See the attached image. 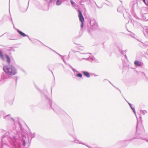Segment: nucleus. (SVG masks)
I'll return each mask as SVG.
<instances>
[{"mask_svg": "<svg viewBox=\"0 0 148 148\" xmlns=\"http://www.w3.org/2000/svg\"><path fill=\"white\" fill-rule=\"evenodd\" d=\"M3 36V35H2V36H0V37H1V36Z\"/></svg>", "mask_w": 148, "mask_h": 148, "instance_id": "23", "label": "nucleus"}, {"mask_svg": "<svg viewBox=\"0 0 148 148\" xmlns=\"http://www.w3.org/2000/svg\"><path fill=\"white\" fill-rule=\"evenodd\" d=\"M35 136V134L34 133L30 132L28 134V137H29L31 138L30 140L32 138H34Z\"/></svg>", "mask_w": 148, "mask_h": 148, "instance_id": "10", "label": "nucleus"}, {"mask_svg": "<svg viewBox=\"0 0 148 148\" xmlns=\"http://www.w3.org/2000/svg\"><path fill=\"white\" fill-rule=\"evenodd\" d=\"M11 119H12V120L14 121V120L12 118H10Z\"/></svg>", "mask_w": 148, "mask_h": 148, "instance_id": "21", "label": "nucleus"}, {"mask_svg": "<svg viewBox=\"0 0 148 148\" xmlns=\"http://www.w3.org/2000/svg\"><path fill=\"white\" fill-rule=\"evenodd\" d=\"M77 76L81 78L82 77V75L81 73H78L77 74Z\"/></svg>", "mask_w": 148, "mask_h": 148, "instance_id": "15", "label": "nucleus"}, {"mask_svg": "<svg viewBox=\"0 0 148 148\" xmlns=\"http://www.w3.org/2000/svg\"><path fill=\"white\" fill-rule=\"evenodd\" d=\"M135 64L137 66H140L141 64L140 62L137 60H136L134 62Z\"/></svg>", "mask_w": 148, "mask_h": 148, "instance_id": "12", "label": "nucleus"}, {"mask_svg": "<svg viewBox=\"0 0 148 148\" xmlns=\"http://www.w3.org/2000/svg\"><path fill=\"white\" fill-rule=\"evenodd\" d=\"M16 126L18 127L19 128V129L20 130H22V126L19 123H16ZM15 124L16 125V123H15Z\"/></svg>", "mask_w": 148, "mask_h": 148, "instance_id": "11", "label": "nucleus"}, {"mask_svg": "<svg viewBox=\"0 0 148 148\" xmlns=\"http://www.w3.org/2000/svg\"><path fill=\"white\" fill-rule=\"evenodd\" d=\"M17 134L14 133L13 134L12 132H9V134L10 135V138H8V137L6 136H3L1 139V142L3 144L7 145L8 142H9L11 145L14 147V148H20L21 143H23L24 146L25 145V140H24V136H22V140H20L18 139L19 135L18 134V132H17Z\"/></svg>", "mask_w": 148, "mask_h": 148, "instance_id": "1", "label": "nucleus"}, {"mask_svg": "<svg viewBox=\"0 0 148 148\" xmlns=\"http://www.w3.org/2000/svg\"><path fill=\"white\" fill-rule=\"evenodd\" d=\"M11 21H12V18H11Z\"/></svg>", "mask_w": 148, "mask_h": 148, "instance_id": "22", "label": "nucleus"}, {"mask_svg": "<svg viewBox=\"0 0 148 148\" xmlns=\"http://www.w3.org/2000/svg\"><path fill=\"white\" fill-rule=\"evenodd\" d=\"M78 12H79L78 17L80 21L81 22H84V19L81 11L80 10H78Z\"/></svg>", "mask_w": 148, "mask_h": 148, "instance_id": "6", "label": "nucleus"}, {"mask_svg": "<svg viewBox=\"0 0 148 148\" xmlns=\"http://www.w3.org/2000/svg\"><path fill=\"white\" fill-rule=\"evenodd\" d=\"M81 22V27L82 28L83 26V22Z\"/></svg>", "mask_w": 148, "mask_h": 148, "instance_id": "17", "label": "nucleus"}, {"mask_svg": "<svg viewBox=\"0 0 148 148\" xmlns=\"http://www.w3.org/2000/svg\"><path fill=\"white\" fill-rule=\"evenodd\" d=\"M36 88L38 90V91L41 94V96L42 97H45V98H46V96L45 94L46 91L45 90H42L38 88V87L37 85H35Z\"/></svg>", "mask_w": 148, "mask_h": 148, "instance_id": "5", "label": "nucleus"}, {"mask_svg": "<svg viewBox=\"0 0 148 148\" xmlns=\"http://www.w3.org/2000/svg\"><path fill=\"white\" fill-rule=\"evenodd\" d=\"M27 8H24L23 7L21 6L19 8L20 11L21 12H25L27 9Z\"/></svg>", "mask_w": 148, "mask_h": 148, "instance_id": "8", "label": "nucleus"}, {"mask_svg": "<svg viewBox=\"0 0 148 148\" xmlns=\"http://www.w3.org/2000/svg\"><path fill=\"white\" fill-rule=\"evenodd\" d=\"M28 38H29V39L31 41V39L29 38V36H26Z\"/></svg>", "mask_w": 148, "mask_h": 148, "instance_id": "19", "label": "nucleus"}, {"mask_svg": "<svg viewBox=\"0 0 148 148\" xmlns=\"http://www.w3.org/2000/svg\"><path fill=\"white\" fill-rule=\"evenodd\" d=\"M4 56L5 57L6 60V62L8 64H9L10 62V57L7 54H5L3 55L1 51L0 50V58L3 60H5V58Z\"/></svg>", "mask_w": 148, "mask_h": 148, "instance_id": "4", "label": "nucleus"}, {"mask_svg": "<svg viewBox=\"0 0 148 148\" xmlns=\"http://www.w3.org/2000/svg\"><path fill=\"white\" fill-rule=\"evenodd\" d=\"M17 31L18 32L21 36L24 37L26 36H28L27 35L25 34L24 33H23L20 30L17 29Z\"/></svg>", "mask_w": 148, "mask_h": 148, "instance_id": "9", "label": "nucleus"}, {"mask_svg": "<svg viewBox=\"0 0 148 148\" xmlns=\"http://www.w3.org/2000/svg\"><path fill=\"white\" fill-rule=\"evenodd\" d=\"M3 69L5 73L8 75L12 76L17 73V70L15 67L12 65L4 66Z\"/></svg>", "mask_w": 148, "mask_h": 148, "instance_id": "2", "label": "nucleus"}, {"mask_svg": "<svg viewBox=\"0 0 148 148\" xmlns=\"http://www.w3.org/2000/svg\"><path fill=\"white\" fill-rule=\"evenodd\" d=\"M70 1H71V3L72 4H73V5H74V3L73 1L71 0Z\"/></svg>", "mask_w": 148, "mask_h": 148, "instance_id": "16", "label": "nucleus"}, {"mask_svg": "<svg viewBox=\"0 0 148 148\" xmlns=\"http://www.w3.org/2000/svg\"><path fill=\"white\" fill-rule=\"evenodd\" d=\"M7 75V74L6 75L5 74H3V75L1 76V78L0 79V82L1 80H4V79H8L9 78V77Z\"/></svg>", "mask_w": 148, "mask_h": 148, "instance_id": "7", "label": "nucleus"}, {"mask_svg": "<svg viewBox=\"0 0 148 148\" xmlns=\"http://www.w3.org/2000/svg\"><path fill=\"white\" fill-rule=\"evenodd\" d=\"M145 0H143V2L145 3H146V2H145Z\"/></svg>", "mask_w": 148, "mask_h": 148, "instance_id": "20", "label": "nucleus"}, {"mask_svg": "<svg viewBox=\"0 0 148 148\" xmlns=\"http://www.w3.org/2000/svg\"><path fill=\"white\" fill-rule=\"evenodd\" d=\"M35 6L39 10H45L46 4L43 5H41L38 1H36L35 3Z\"/></svg>", "mask_w": 148, "mask_h": 148, "instance_id": "3", "label": "nucleus"}, {"mask_svg": "<svg viewBox=\"0 0 148 148\" xmlns=\"http://www.w3.org/2000/svg\"><path fill=\"white\" fill-rule=\"evenodd\" d=\"M9 116V115H8L6 116H5L4 117V119H5L6 118H7V117H8Z\"/></svg>", "mask_w": 148, "mask_h": 148, "instance_id": "18", "label": "nucleus"}, {"mask_svg": "<svg viewBox=\"0 0 148 148\" xmlns=\"http://www.w3.org/2000/svg\"><path fill=\"white\" fill-rule=\"evenodd\" d=\"M61 3V1L59 0H58L57 1V2H56V4L57 5H60Z\"/></svg>", "mask_w": 148, "mask_h": 148, "instance_id": "14", "label": "nucleus"}, {"mask_svg": "<svg viewBox=\"0 0 148 148\" xmlns=\"http://www.w3.org/2000/svg\"><path fill=\"white\" fill-rule=\"evenodd\" d=\"M83 73L87 77H90V75L89 73L86 71H84L83 72Z\"/></svg>", "mask_w": 148, "mask_h": 148, "instance_id": "13", "label": "nucleus"}]
</instances>
